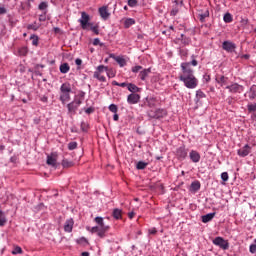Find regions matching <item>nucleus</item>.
<instances>
[{"label": "nucleus", "mask_w": 256, "mask_h": 256, "mask_svg": "<svg viewBox=\"0 0 256 256\" xmlns=\"http://www.w3.org/2000/svg\"><path fill=\"white\" fill-rule=\"evenodd\" d=\"M182 73L179 76V80L183 81L187 89H195L199 85V80L193 74V69H191V63L181 64Z\"/></svg>", "instance_id": "1"}, {"label": "nucleus", "mask_w": 256, "mask_h": 256, "mask_svg": "<svg viewBox=\"0 0 256 256\" xmlns=\"http://www.w3.org/2000/svg\"><path fill=\"white\" fill-rule=\"evenodd\" d=\"M94 221L98 226L87 227L86 229L87 231H90V233H97L100 239H103L105 237V233L109 231L110 227L105 225V222L103 221V217L97 216L94 219Z\"/></svg>", "instance_id": "2"}, {"label": "nucleus", "mask_w": 256, "mask_h": 256, "mask_svg": "<svg viewBox=\"0 0 256 256\" xmlns=\"http://www.w3.org/2000/svg\"><path fill=\"white\" fill-rule=\"evenodd\" d=\"M108 67L105 65H99L96 68V71L94 72V79H97L98 81H100L101 83H105V81H107V78H105L103 76V73H105V71H107Z\"/></svg>", "instance_id": "3"}, {"label": "nucleus", "mask_w": 256, "mask_h": 256, "mask_svg": "<svg viewBox=\"0 0 256 256\" xmlns=\"http://www.w3.org/2000/svg\"><path fill=\"white\" fill-rule=\"evenodd\" d=\"M148 117L150 119H163L167 117V110L165 109H156L148 111Z\"/></svg>", "instance_id": "4"}, {"label": "nucleus", "mask_w": 256, "mask_h": 256, "mask_svg": "<svg viewBox=\"0 0 256 256\" xmlns=\"http://www.w3.org/2000/svg\"><path fill=\"white\" fill-rule=\"evenodd\" d=\"M81 103H83L81 98H75L74 101H72L71 103H69L67 105L69 113H71L72 115H75V113H77V109H79V106L81 105Z\"/></svg>", "instance_id": "5"}, {"label": "nucleus", "mask_w": 256, "mask_h": 256, "mask_svg": "<svg viewBox=\"0 0 256 256\" xmlns=\"http://www.w3.org/2000/svg\"><path fill=\"white\" fill-rule=\"evenodd\" d=\"M90 18H89V14L82 12L81 13V18L79 19V23L82 27V29H89V27H91V22H89Z\"/></svg>", "instance_id": "6"}, {"label": "nucleus", "mask_w": 256, "mask_h": 256, "mask_svg": "<svg viewBox=\"0 0 256 256\" xmlns=\"http://www.w3.org/2000/svg\"><path fill=\"white\" fill-rule=\"evenodd\" d=\"M213 244L217 245V247H220V249H223L224 251H227V249H229V242L222 237H216L213 240Z\"/></svg>", "instance_id": "7"}, {"label": "nucleus", "mask_w": 256, "mask_h": 256, "mask_svg": "<svg viewBox=\"0 0 256 256\" xmlns=\"http://www.w3.org/2000/svg\"><path fill=\"white\" fill-rule=\"evenodd\" d=\"M230 93H243L245 87L243 85H239L238 83H233L226 87Z\"/></svg>", "instance_id": "8"}, {"label": "nucleus", "mask_w": 256, "mask_h": 256, "mask_svg": "<svg viewBox=\"0 0 256 256\" xmlns=\"http://www.w3.org/2000/svg\"><path fill=\"white\" fill-rule=\"evenodd\" d=\"M236 45L233 42L230 41H224L222 44V49H224V51H227L228 53H233V51H235L236 49Z\"/></svg>", "instance_id": "9"}, {"label": "nucleus", "mask_w": 256, "mask_h": 256, "mask_svg": "<svg viewBox=\"0 0 256 256\" xmlns=\"http://www.w3.org/2000/svg\"><path fill=\"white\" fill-rule=\"evenodd\" d=\"M141 99V96H139V94L137 93H132L130 95H128L127 97V102L130 104V105H135L137 103H139V100Z\"/></svg>", "instance_id": "10"}, {"label": "nucleus", "mask_w": 256, "mask_h": 256, "mask_svg": "<svg viewBox=\"0 0 256 256\" xmlns=\"http://www.w3.org/2000/svg\"><path fill=\"white\" fill-rule=\"evenodd\" d=\"M74 225H75V221L73 220V218L66 220L64 223V231L66 233H71L73 231Z\"/></svg>", "instance_id": "11"}, {"label": "nucleus", "mask_w": 256, "mask_h": 256, "mask_svg": "<svg viewBox=\"0 0 256 256\" xmlns=\"http://www.w3.org/2000/svg\"><path fill=\"white\" fill-rule=\"evenodd\" d=\"M249 153H251V146H249V144H246L244 147L238 150L239 157H247Z\"/></svg>", "instance_id": "12"}, {"label": "nucleus", "mask_w": 256, "mask_h": 256, "mask_svg": "<svg viewBox=\"0 0 256 256\" xmlns=\"http://www.w3.org/2000/svg\"><path fill=\"white\" fill-rule=\"evenodd\" d=\"M187 153L185 146H181L176 150V155L179 159H185L187 157Z\"/></svg>", "instance_id": "13"}, {"label": "nucleus", "mask_w": 256, "mask_h": 256, "mask_svg": "<svg viewBox=\"0 0 256 256\" xmlns=\"http://www.w3.org/2000/svg\"><path fill=\"white\" fill-rule=\"evenodd\" d=\"M207 17H209V9L198 11V19L201 23H205V19H207Z\"/></svg>", "instance_id": "14"}, {"label": "nucleus", "mask_w": 256, "mask_h": 256, "mask_svg": "<svg viewBox=\"0 0 256 256\" xmlns=\"http://www.w3.org/2000/svg\"><path fill=\"white\" fill-rule=\"evenodd\" d=\"M190 159L193 163H199V161H201V154L195 150H192L190 152Z\"/></svg>", "instance_id": "15"}, {"label": "nucleus", "mask_w": 256, "mask_h": 256, "mask_svg": "<svg viewBox=\"0 0 256 256\" xmlns=\"http://www.w3.org/2000/svg\"><path fill=\"white\" fill-rule=\"evenodd\" d=\"M47 165H50L51 167H55V165H57V156L55 155H49L47 157V161H46Z\"/></svg>", "instance_id": "16"}, {"label": "nucleus", "mask_w": 256, "mask_h": 256, "mask_svg": "<svg viewBox=\"0 0 256 256\" xmlns=\"http://www.w3.org/2000/svg\"><path fill=\"white\" fill-rule=\"evenodd\" d=\"M69 93H71V92H61L60 101L62 103H67V101L71 100V95Z\"/></svg>", "instance_id": "17"}, {"label": "nucleus", "mask_w": 256, "mask_h": 256, "mask_svg": "<svg viewBox=\"0 0 256 256\" xmlns=\"http://www.w3.org/2000/svg\"><path fill=\"white\" fill-rule=\"evenodd\" d=\"M99 13L102 19H109V12L107 11V7L103 6L99 8Z\"/></svg>", "instance_id": "18"}, {"label": "nucleus", "mask_w": 256, "mask_h": 256, "mask_svg": "<svg viewBox=\"0 0 256 256\" xmlns=\"http://www.w3.org/2000/svg\"><path fill=\"white\" fill-rule=\"evenodd\" d=\"M247 94L249 99H251V101H253V99H256V85L251 86Z\"/></svg>", "instance_id": "19"}, {"label": "nucleus", "mask_w": 256, "mask_h": 256, "mask_svg": "<svg viewBox=\"0 0 256 256\" xmlns=\"http://www.w3.org/2000/svg\"><path fill=\"white\" fill-rule=\"evenodd\" d=\"M214 217H215V212L206 214L202 216V223H209V221H213Z\"/></svg>", "instance_id": "20"}, {"label": "nucleus", "mask_w": 256, "mask_h": 256, "mask_svg": "<svg viewBox=\"0 0 256 256\" xmlns=\"http://www.w3.org/2000/svg\"><path fill=\"white\" fill-rule=\"evenodd\" d=\"M149 73H151V68L144 69L140 72L139 77L142 81H145L147 77L149 76Z\"/></svg>", "instance_id": "21"}, {"label": "nucleus", "mask_w": 256, "mask_h": 256, "mask_svg": "<svg viewBox=\"0 0 256 256\" xmlns=\"http://www.w3.org/2000/svg\"><path fill=\"white\" fill-rule=\"evenodd\" d=\"M61 93H71V84L64 83L60 87Z\"/></svg>", "instance_id": "22"}, {"label": "nucleus", "mask_w": 256, "mask_h": 256, "mask_svg": "<svg viewBox=\"0 0 256 256\" xmlns=\"http://www.w3.org/2000/svg\"><path fill=\"white\" fill-rule=\"evenodd\" d=\"M7 223V217L5 216V212L0 210V227H5Z\"/></svg>", "instance_id": "23"}, {"label": "nucleus", "mask_w": 256, "mask_h": 256, "mask_svg": "<svg viewBox=\"0 0 256 256\" xmlns=\"http://www.w3.org/2000/svg\"><path fill=\"white\" fill-rule=\"evenodd\" d=\"M123 214V211L119 208H115L112 212V216L114 217V219H121Z\"/></svg>", "instance_id": "24"}, {"label": "nucleus", "mask_w": 256, "mask_h": 256, "mask_svg": "<svg viewBox=\"0 0 256 256\" xmlns=\"http://www.w3.org/2000/svg\"><path fill=\"white\" fill-rule=\"evenodd\" d=\"M70 69L71 67L69 66L68 63H63L60 65V73H63V74L69 73Z\"/></svg>", "instance_id": "25"}, {"label": "nucleus", "mask_w": 256, "mask_h": 256, "mask_svg": "<svg viewBox=\"0 0 256 256\" xmlns=\"http://www.w3.org/2000/svg\"><path fill=\"white\" fill-rule=\"evenodd\" d=\"M127 89L131 93H139V87H137V85H135L133 83H128V88Z\"/></svg>", "instance_id": "26"}, {"label": "nucleus", "mask_w": 256, "mask_h": 256, "mask_svg": "<svg viewBox=\"0 0 256 256\" xmlns=\"http://www.w3.org/2000/svg\"><path fill=\"white\" fill-rule=\"evenodd\" d=\"M131 25H135V19L133 18H127L124 22V27L126 29H129V27H131Z\"/></svg>", "instance_id": "27"}, {"label": "nucleus", "mask_w": 256, "mask_h": 256, "mask_svg": "<svg viewBox=\"0 0 256 256\" xmlns=\"http://www.w3.org/2000/svg\"><path fill=\"white\" fill-rule=\"evenodd\" d=\"M191 191H199L201 189V183L199 181L192 182Z\"/></svg>", "instance_id": "28"}, {"label": "nucleus", "mask_w": 256, "mask_h": 256, "mask_svg": "<svg viewBox=\"0 0 256 256\" xmlns=\"http://www.w3.org/2000/svg\"><path fill=\"white\" fill-rule=\"evenodd\" d=\"M115 61L120 65V67H125V65H127V61L123 57H116Z\"/></svg>", "instance_id": "29"}, {"label": "nucleus", "mask_w": 256, "mask_h": 256, "mask_svg": "<svg viewBox=\"0 0 256 256\" xmlns=\"http://www.w3.org/2000/svg\"><path fill=\"white\" fill-rule=\"evenodd\" d=\"M147 165H149V162L139 161L136 165V168L138 170H143L147 167Z\"/></svg>", "instance_id": "30"}, {"label": "nucleus", "mask_w": 256, "mask_h": 256, "mask_svg": "<svg viewBox=\"0 0 256 256\" xmlns=\"http://www.w3.org/2000/svg\"><path fill=\"white\" fill-rule=\"evenodd\" d=\"M216 81L220 85H225V83H227V78L225 76H217Z\"/></svg>", "instance_id": "31"}, {"label": "nucleus", "mask_w": 256, "mask_h": 256, "mask_svg": "<svg viewBox=\"0 0 256 256\" xmlns=\"http://www.w3.org/2000/svg\"><path fill=\"white\" fill-rule=\"evenodd\" d=\"M41 27L40 24H37V22H34V24H30L27 26V29L32 31H37Z\"/></svg>", "instance_id": "32"}, {"label": "nucleus", "mask_w": 256, "mask_h": 256, "mask_svg": "<svg viewBox=\"0 0 256 256\" xmlns=\"http://www.w3.org/2000/svg\"><path fill=\"white\" fill-rule=\"evenodd\" d=\"M30 39L32 41V45H34L35 47L39 45V37L37 35H32Z\"/></svg>", "instance_id": "33"}, {"label": "nucleus", "mask_w": 256, "mask_h": 256, "mask_svg": "<svg viewBox=\"0 0 256 256\" xmlns=\"http://www.w3.org/2000/svg\"><path fill=\"white\" fill-rule=\"evenodd\" d=\"M223 19L224 23H231L233 21V16H231V13H226Z\"/></svg>", "instance_id": "34"}, {"label": "nucleus", "mask_w": 256, "mask_h": 256, "mask_svg": "<svg viewBox=\"0 0 256 256\" xmlns=\"http://www.w3.org/2000/svg\"><path fill=\"white\" fill-rule=\"evenodd\" d=\"M62 166H63L64 168L73 167V162H72V161H69V160H67V159H64V160L62 161Z\"/></svg>", "instance_id": "35"}, {"label": "nucleus", "mask_w": 256, "mask_h": 256, "mask_svg": "<svg viewBox=\"0 0 256 256\" xmlns=\"http://www.w3.org/2000/svg\"><path fill=\"white\" fill-rule=\"evenodd\" d=\"M247 109H248L249 113H255V111H256V103L248 104L247 105Z\"/></svg>", "instance_id": "36"}, {"label": "nucleus", "mask_w": 256, "mask_h": 256, "mask_svg": "<svg viewBox=\"0 0 256 256\" xmlns=\"http://www.w3.org/2000/svg\"><path fill=\"white\" fill-rule=\"evenodd\" d=\"M77 243H78L79 245H89V241H88L87 238H85V237H82V238L78 239V240H77Z\"/></svg>", "instance_id": "37"}, {"label": "nucleus", "mask_w": 256, "mask_h": 256, "mask_svg": "<svg viewBox=\"0 0 256 256\" xmlns=\"http://www.w3.org/2000/svg\"><path fill=\"white\" fill-rule=\"evenodd\" d=\"M47 7H49V4L47 2H41L38 6V9L40 11H45L47 9Z\"/></svg>", "instance_id": "38"}, {"label": "nucleus", "mask_w": 256, "mask_h": 256, "mask_svg": "<svg viewBox=\"0 0 256 256\" xmlns=\"http://www.w3.org/2000/svg\"><path fill=\"white\" fill-rule=\"evenodd\" d=\"M112 85H115L116 87H128L129 83L123 82V83H119L117 81H112Z\"/></svg>", "instance_id": "39"}, {"label": "nucleus", "mask_w": 256, "mask_h": 256, "mask_svg": "<svg viewBox=\"0 0 256 256\" xmlns=\"http://www.w3.org/2000/svg\"><path fill=\"white\" fill-rule=\"evenodd\" d=\"M21 253H23V249L21 247H19V246H16L14 248V250L12 251L13 255H21Z\"/></svg>", "instance_id": "40"}, {"label": "nucleus", "mask_w": 256, "mask_h": 256, "mask_svg": "<svg viewBox=\"0 0 256 256\" xmlns=\"http://www.w3.org/2000/svg\"><path fill=\"white\" fill-rule=\"evenodd\" d=\"M181 37H182V44L183 45H189V43H191V39L190 38H188V37H185V35H181Z\"/></svg>", "instance_id": "41"}, {"label": "nucleus", "mask_w": 256, "mask_h": 256, "mask_svg": "<svg viewBox=\"0 0 256 256\" xmlns=\"http://www.w3.org/2000/svg\"><path fill=\"white\" fill-rule=\"evenodd\" d=\"M109 111H111V113H117V111H119V108L117 107V105L115 104H111L109 107H108Z\"/></svg>", "instance_id": "42"}, {"label": "nucleus", "mask_w": 256, "mask_h": 256, "mask_svg": "<svg viewBox=\"0 0 256 256\" xmlns=\"http://www.w3.org/2000/svg\"><path fill=\"white\" fill-rule=\"evenodd\" d=\"M205 97H206V95L204 94L203 91L198 90V91L196 92V98H197V99H205Z\"/></svg>", "instance_id": "43"}, {"label": "nucleus", "mask_w": 256, "mask_h": 256, "mask_svg": "<svg viewBox=\"0 0 256 256\" xmlns=\"http://www.w3.org/2000/svg\"><path fill=\"white\" fill-rule=\"evenodd\" d=\"M27 53H29V50L27 49V47H22L19 49V55L25 56L27 55Z\"/></svg>", "instance_id": "44"}, {"label": "nucleus", "mask_w": 256, "mask_h": 256, "mask_svg": "<svg viewBox=\"0 0 256 256\" xmlns=\"http://www.w3.org/2000/svg\"><path fill=\"white\" fill-rule=\"evenodd\" d=\"M90 27L91 31H93V33H95V35H99V26H93V24H91V26H88Z\"/></svg>", "instance_id": "45"}, {"label": "nucleus", "mask_w": 256, "mask_h": 256, "mask_svg": "<svg viewBox=\"0 0 256 256\" xmlns=\"http://www.w3.org/2000/svg\"><path fill=\"white\" fill-rule=\"evenodd\" d=\"M68 149H69L70 151H73V150L77 149V142H70V143L68 144Z\"/></svg>", "instance_id": "46"}, {"label": "nucleus", "mask_w": 256, "mask_h": 256, "mask_svg": "<svg viewBox=\"0 0 256 256\" xmlns=\"http://www.w3.org/2000/svg\"><path fill=\"white\" fill-rule=\"evenodd\" d=\"M105 73H107V76L109 77V79L115 77V72L113 70H109V68L107 69V71H104Z\"/></svg>", "instance_id": "47"}, {"label": "nucleus", "mask_w": 256, "mask_h": 256, "mask_svg": "<svg viewBox=\"0 0 256 256\" xmlns=\"http://www.w3.org/2000/svg\"><path fill=\"white\" fill-rule=\"evenodd\" d=\"M222 181H229V174L227 172H223L221 174Z\"/></svg>", "instance_id": "48"}, {"label": "nucleus", "mask_w": 256, "mask_h": 256, "mask_svg": "<svg viewBox=\"0 0 256 256\" xmlns=\"http://www.w3.org/2000/svg\"><path fill=\"white\" fill-rule=\"evenodd\" d=\"M179 7H180V6H175V7L172 9L171 15H172L173 17H175V15H177V13H179Z\"/></svg>", "instance_id": "49"}, {"label": "nucleus", "mask_w": 256, "mask_h": 256, "mask_svg": "<svg viewBox=\"0 0 256 256\" xmlns=\"http://www.w3.org/2000/svg\"><path fill=\"white\" fill-rule=\"evenodd\" d=\"M141 69H143L142 66H134L132 68V73H139V71H141Z\"/></svg>", "instance_id": "50"}, {"label": "nucleus", "mask_w": 256, "mask_h": 256, "mask_svg": "<svg viewBox=\"0 0 256 256\" xmlns=\"http://www.w3.org/2000/svg\"><path fill=\"white\" fill-rule=\"evenodd\" d=\"M128 5L129 7H136L137 0H128Z\"/></svg>", "instance_id": "51"}, {"label": "nucleus", "mask_w": 256, "mask_h": 256, "mask_svg": "<svg viewBox=\"0 0 256 256\" xmlns=\"http://www.w3.org/2000/svg\"><path fill=\"white\" fill-rule=\"evenodd\" d=\"M250 253H256V244H251L249 248Z\"/></svg>", "instance_id": "52"}, {"label": "nucleus", "mask_w": 256, "mask_h": 256, "mask_svg": "<svg viewBox=\"0 0 256 256\" xmlns=\"http://www.w3.org/2000/svg\"><path fill=\"white\" fill-rule=\"evenodd\" d=\"M93 45H100V47H103V43H101V40H99V38L94 39Z\"/></svg>", "instance_id": "53"}, {"label": "nucleus", "mask_w": 256, "mask_h": 256, "mask_svg": "<svg viewBox=\"0 0 256 256\" xmlns=\"http://www.w3.org/2000/svg\"><path fill=\"white\" fill-rule=\"evenodd\" d=\"M174 3L178 7H182L183 6V0H174Z\"/></svg>", "instance_id": "54"}, {"label": "nucleus", "mask_w": 256, "mask_h": 256, "mask_svg": "<svg viewBox=\"0 0 256 256\" xmlns=\"http://www.w3.org/2000/svg\"><path fill=\"white\" fill-rule=\"evenodd\" d=\"M148 232H149L150 235H156L157 234V229L151 228V229L148 230Z\"/></svg>", "instance_id": "55"}, {"label": "nucleus", "mask_w": 256, "mask_h": 256, "mask_svg": "<svg viewBox=\"0 0 256 256\" xmlns=\"http://www.w3.org/2000/svg\"><path fill=\"white\" fill-rule=\"evenodd\" d=\"M87 127H88L87 123H85V122H82V123H81V129H82V131H87Z\"/></svg>", "instance_id": "56"}, {"label": "nucleus", "mask_w": 256, "mask_h": 256, "mask_svg": "<svg viewBox=\"0 0 256 256\" xmlns=\"http://www.w3.org/2000/svg\"><path fill=\"white\" fill-rule=\"evenodd\" d=\"M184 63H190V65H193V67H197L198 62L195 59H192L191 62H184Z\"/></svg>", "instance_id": "57"}, {"label": "nucleus", "mask_w": 256, "mask_h": 256, "mask_svg": "<svg viewBox=\"0 0 256 256\" xmlns=\"http://www.w3.org/2000/svg\"><path fill=\"white\" fill-rule=\"evenodd\" d=\"M93 111H95V109H93V108H87L86 110H85V113H87L88 115H91V113H93Z\"/></svg>", "instance_id": "58"}, {"label": "nucleus", "mask_w": 256, "mask_h": 256, "mask_svg": "<svg viewBox=\"0 0 256 256\" xmlns=\"http://www.w3.org/2000/svg\"><path fill=\"white\" fill-rule=\"evenodd\" d=\"M7 13V9L5 7H0V15H5Z\"/></svg>", "instance_id": "59"}, {"label": "nucleus", "mask_w": 256, "mask_h": 256, "mask_svg": "<svg viewBox=\"0 0 256 256\" xmlns=\"http://www.w3.org/2000/svg\"><path fill=\"white\" fill-rule=\"evenodd\" d=\"M75 63H76V65L80 66V65L83 64V60H81V58H77V59L75 60Z\"/></svg>", "instance_id": "60"}, {"label": "nucleus", "mask_w": 256, "mask_h": 256, "mask_svg": "<svg viewBox=\"0 0 256 256\" xmlns=\"http://www.w3.org/2000/svg\"><path fill=\"white\" fill-rule=\"evenodd\" d=\"M204 79L206 80V83H209V81H211V76L209 75H204Z\"/></svg>", "instance_id": "61"}, {"label": "nucleus", "mask_w": 256, "mask_h": 256, "mask_svg": "<svg viewBox=\"0 0 256 256\" xmlns=\"http://www.w3.org/2000/svg\"><path fill=\"white\" fill-rule=\"evenodd\" d=\"M128 217H129V219H133L134 217H135V212H130V213H128Z\"/></svg>", "instance_id": "62"}, {"label": "nucleus", "mask_w": 256, "mask_h": 256, "mask_svg": "<svg viewBox=\"0 0 256 256\" xmlns=\"http://www.w3.org/2000/svg\"><path fill=\"white\" fill-rule=\"evenodd\" d=\"M47 17L45 15H40L39 16V21H46Z\"/></svg>", "instance_id": "63"}, {"label": "nucleus", "mask_w": 256, "mask_h": 256, "mask_svg": "<svg viewBox=\"0 0 256 256\" xmlns=\"http://www.w3.org/2000/svg\"><path fill=\"white\" fill-rule=\"evenodd\" d=\"M81 255L82 256H89V252H82Z\"/></svg>", "instance_id": "64"}]
</instances>
